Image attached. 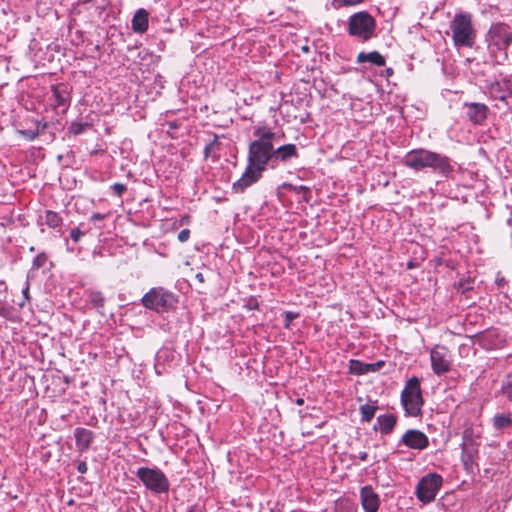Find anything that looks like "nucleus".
<instances>
[{"instance_id": "obj_1", "label": "nucleus", "mask_w": 512, "mask_h": 512, "mask_svg": "<svg viewBox=\"0 0 512 512\" xmlns=\"http://www.w3.org/2000/svg\"><path fill=\"white\" fill-rule=\"evenodd\" d=\"M254 140L248 145L247 166L242 176L233 183L235 193H243L248 187L257 183L268 168L276 169L299 157L295 144L289 143L274 147L276 133L267 125H257L253 129Z\"/></svg>"}, {"instance_id": "obj_2", "label": "nucleus", "mask_w": 512, "mask_h": 512, "mask_svg": "<svg viewBox=\"0 0 512 512\" xmlns=\"http://www.w3.org/2000/svg\"><path fill=\"white\" fill-rule=\"evenodd\" d=\"M403 164L415 171L431 168L444 177H449L454 171L448 156L422 148L407 152L403 158Z\"/></svg>"}, {"instance_id": "obj_3", "label": "nucleus", "mask_w": 512, "mask_h": 512, "mask_svg": "<svg viewBox=\"0 0 512 512\" xmlns=\"http://www.w3.org/2000/svg\"><path fill=\"white\" fill-rule=\"evenodd\" d=\"M485 41L490 55L498 64H503L508 59L507 49L512 44V28L503 22L493 23Z\"/></svg>"}, {"instance_id": "obj_4", "label": "nucleus", "mask_w": 512, "mask_h": 512, "mask_svg": "<svg viewBox=\"0 0 512 512\" xmlns=\"http://www.w3.org/2000/svg\"><path fill=\"white\" fill-rule=\"evenodd\" d=\"M451 38L456 48H473L476 43L477 31L473 26L472 14L458 12L450 21Z\"/></svg>"}, {"instance_id": "obj_5", "label": "nucleus", "mask_w": 512, "mask_h": 512, "mask_svg": "<svg viewBox=\"0 0 512 512\" xmlns=\"http://www.w3.org/2000/svg\"><path fill=\"white\" fill-rule=\"evenodd\" d=\"M376 30V20L367 11H360L348 18L347 31L349 36L361 42L369 41Z\"/></svg>"}, {"instance_id": "obj_6", "label": "nucleus", "mask_w": 512, "mask_h": 512, "mask_svg": "<svg viewBox=\"0 0 512 512\" xmlns=\"http://www.w3.org/2000/svg\"><path fill=\"white\" fill-rule=\"evenodd\" d=\"M141 303L149 310L165 313L175 308L177 297L163 287H153L143 295Z\"/></svg>"}, {"instance_id": "obj_7", "label": "nucleus", "mask_w": 512, "mask_h": 512, "mask_svg": "<svg viewBox=\"0 0 512 512\" xmlns=\"http://www.w3.org/2000/svg\"><path fill=\"white\" fill-rule=\"evenodd\" d=\"M401 404L406 416L417 417L421 415L424 400L422 398L420 381L416 376H413L406 382L401 392Z\"/></svg>"}, {"instance_id": "obj_8", "label": "nucleus", "mask_w": 512, "mask_h": 512, "mask_svg": "<svg viewBox=\"0 0 512 512\" xmlns=\"http://www.w3.org/2000/svg\"><path fill=\"white\" fill-rule=\"evenodd\" d=\"M136 476L146 489L155 494L167 493L170 489V482L167 476L157 467H139L136 471Z\"/></svg>"}, {"instance_id": "obj_9", "label": "nucleus", "mask_w": 512, "mask_h": 512, "mask_svg": "<svg viewBox=\"0 0 512 512\" xmlns=\"http://www.w3.org/2000/svg\"><path fill=\"white\" fill-rule=\"evenodd\" d=\"M442 482V477L437 473H429L423 476L416 486L415 494L418 500L422 503L434 501L442 486Z\"/></svg>"}, {"instance_id": "obj_10", "label": "nucleus", "mask_w": 512, "mask_h": 512, "mask_svg": "<svg viewBox=\"0 0 512 512\" xmlns=\"http://www.w3.org/2000/svg\"><path fill=\"white\" fill-rule=\"evenodd\" d=\"M431 368L434 374L440 376L451 370V355L447 347L435 345L430 350Z\"/></svg>"}, {"instance_id": "obj_11", "label": "nucleus", "mask_w": 512, "mask_h": 512, "mask_svg": "<svg viewBox=\"0 0 512 512\" xmlns=\"http://www.w3.org/2000/svg\"><path fill=\"white\" fill-rule=\"evenodd\" d=\"M398 446H405L409 449L422 451L428 448L429 438L424 432L418 429H409L400 438Z\"/></svg>"}, {"instance_id": "obj_12", "label": "nucleus", "mask_w": 512, "mask_h": 512, "mask_svg": "<svg viewBox=\"0 0 512 512\" xmlns=\"http://www.w3.org/2000/svg\"><path fill=\"white\" fill-rule=\"evenodd\" d=\"M51 91L55 108L65 112L71 102V87L65 83H58L51 86Z\"/></svg>"}, {"instance_id": "obj_13", "label": "nucleus", "mask_w": 512, "mask_h": 512, "mask_svg": "<svg viewBox=\"0 0 512 512\" xmlns=\"http://www.w3.org/2000/svg\"><path fill=\"white\" fill-rule=\"evenodd\" d=\"M464 108L466 109V117L475 125H482L488 116L489 108L483 103L465 102Z\"/></svg>"}, {"instance_id": "obj_14", "label": "nucleus", "mask_w": 512, "mask_h": 512, "mask_svg": "<svg viewBox=\"0 0 512 512\" xmlns=\"http://www.w3.org/2000/svg\"><path fill=\"white\" fill-rule=\"evenodd\" d=\"M461 461L466 470L472 468L478 449L473 439L468 436V431L463 433V442L461 443Z\"/></svg>"}, {"instance_id": "obj_15", "label": "nucleus", "mask_w": 512, "mask_h": 512, "mask_svg": "<svg viewBox=\"0 0 512 512\" xmlns=\"http://www.w3.org/2000/svg\"><path fill=\"white\" fill-rule=\"evenodd\" d=\"M176 363V353L170 348H161L155 359V369L157 374L165 373Z\"/></svg>"}, {"instance_id": "obj_16", "label": "nucleus", "mask_w": 512, "mask_h": 512, "mask_svg": "<svg viewBox=\"0 0 512 512\" xmlns=\"http://www.w3.org/2000/svg\"><path fill=\"white\" fill-rule=\"evenodd\" d=\"M361 504L365 512H377L380 506V498L372 486H363L360 490Z\"/></svg>"}, {"instance_id": "obj_17", "label": "nucleus", "mask_w": 512, "mask_h": 512, "mask_svg": "<svg viewBox=\"0 0 512 512\" xmlns=\"http://www.w3.org/2000/svg\"><path fill=\"white\" fill-rule=\"evenodd\" d=\"M37 225L40 227V231L44 232V226L51 229H59L63 224V218L58 212L52 210H45L43 214H39L36 220Z\"/></svg>"}, {"instance_id": "obj_18", "label": "nucleus", "mask_w": 512, "mask_h": 512, "mask_svg": "<svg viewBox=\"0 0 512 512\" xmlns=\"http://www.w3.org/2000/svg\"><path fill=\"white\" fill-rule=\"evenodd\" d=\"M74 437L77 450L80 453L87 451L94 440V433L86 428L77 427L74 430Z\"/></svg>"}, {"instance_id": "obj_19", "label": "nucleus", "mask_w": 512, "mask_h": 512, "mask_svg": "<svg viewBox=\"0 0 512 512\" xmlns=\"http://www.w3.org/2000/svg\"><path fill=\"white\" fill-rule=\"evenodd\" d=\"M397 423V417L393 414L379 415L373 427L375 431H379L383 435L392 433Z\"/></svg>"}, {"instance_id": "obj_20", "label": "nucleus", "mask_w": 512, "mask_h": 512, "mask_svg": "<svg viewBox=\"0 0 512 512\" xmlns=\"http://www.w3.org/2000/svg\"><path fill=\"white\" fill-rule=\"evenodd\" d=\"M148 17L149 13L144 8L138 9L132 18V30L139 34L145 33L148 29Z\"/></svg>"}, {"instance_id": "obj_21", "label": "nucleus", "mask_w": 512, "mask_h": 512, "mask_svg": "<svg viewBox=\"0 0 512 512\" xmlns=\"http://www.w3.org/2000/svg\"><path fill=\"white\" fill-rule=\"evenodd\" d=\"M357 63L362 64L365 62H369L374 66L382 67L385 66L386 60L383 55H381L378 51H371L366 53L364 51L360 52L357 55Z\"/></svg>"}, {"instance_id": "obj_22", "label": "nucleus", "mask_w": 512, "mask_h": 512, "mask_svg": "<svg viewBox=\"0 0 512 512\" xmlns=\"http://www.w3.org/2000/svg\"><path fill=\"white\" fill-rule=\"evenodd\" d=\"M350 372L356 375H362L368 372L376 371L374 364L363 363L360 360L352 359L350 360Z\"/></svg>"}, {"instance_id": "obj_23", "label": "nucleus", "mask_w": 512, "mask_h": 512, "mask_svg": "<svg viewBox=\"0 0 512 512\" xmlns=\"http://www.w3.org/2000/svg\"><path fill=\"white\" fill-rule=\"evenodd\" d=\"M87 301L93 308L97 309V311L102 310L105 305V297L103 293L98 290H87Z\"/></svg>"}, {"instance_id": "obj_24", "label": "nucleus", "mask_w": 512, "mask_h": 512, "mask_svg": "<svg viewBox=\"0 0 512 512\" xmlns=\"http://www.w3.org/2000/svg\"><path fill=\"white\" fill-rule=\"evenodd\" d=\"M492 424L494 429L503 430L512 425V418L510 413H497L493 416Z\"/></svg>"}, {"instance_id": "obj_25", "label": "nucleus", "mask_w": 512, "mask_h": 512, "mask_svg": "<svg viewBox=\"0 0 512 512\" xmlns=\"http://www.w3.org/2000/svg\"><path fill=\"white\" fill-rule=\"evenodd\" d=\"M501 393L509 402H512V370L502 380Z\"/></svg>"}, {"instance_id": "obj_26", "label": "nucleus", "mask_w": 512, "mask_h": 512, "mask_svg": "<svg viewBox=\"0 0 512 512\" xmlns=\"http://www.w3.org/2000/svg\"><path fill=\"white\" fill-rule=\"evenodd\" d=\"M359 411L361 414V421L370 422L375 416L377 407L369 404H364L360 406Z\"/></svg>"}, {"instance_id": "obj_27", "label": "nucleus", "mask_w": 512, "mask_h": 512, "mask_svg": "<svg viewBox=\"0 0 512 512\" xmlns=\"http://www.w3.org/2000/svg\"><path fill=\"white\" fill-rule=\"evenodd\" d=\"M286 186L289 188V190L293 191L294 193L302 194V198L305 202L308 203L310 201L311 194H310V189L307 186H304V185L295 186L292 184H287Z\"/></svg>"}, {"instance_id": "obj_28", "label": "nucleus", "mask_w": 512, "mask_h": 512, "mask_svg": "<svg viewBox=\"0 0 512 512\" xmlns=\"http://www.w3.org/2000/svg\"><path fill=\"white\" fill-rule=\"evenodd\" d=\"M365 0H332V7L336 10L348 6H356L363 3Z\"/></svg>"}, {"instance_id": "obj_29", "label": "nucleus", "mask_w": 512, "mask_h": 512, "mask_svg": "<svg viewBox=\"0 0 512 512\" xmlns=\"http://www.w3.org/2000/svg\"><path fill=\"white\" fill-rule=\"evenodd\" d=\"M48 261V256L45 252L39 253L32 261L31 270H38L45 266Z\"/></svg>"}, {"instance_id": "obj_30", "label": "nucleus", "mask_w": 512, "mask_h": 512, "mask_svg": "<svg viewBox=\"0 0 512 512\" xmlns=\"http://www.w3.org/2000/svg\"><path fill=\"white\" fill-rule=\"evenodd\" d=\"M89 127L88 123H82V122H73L70 125V132L74 135H80L86 131V129Z\"/></svg>"}, {"instance_id": "obj_31", "label": "nucleus", "mask_w": 512, "mask_h": 512, "mask_svg": "<svg viewBox=\"0 0 512 512\" xmlns=\"http://www.w3.org/2000/svg\"><path fill=\"white\" fill-rule=\"evenodd\" d=\"M473 289V286H472V281L470 280V278H466V279H461L459 282H458V285H457V290L461 293H466L467 291H470Z\"/></svg>"}, {"instance_id": "obj_32", "label": "nucleus", "mask_w": 512, "mask_h": 512, "mask_svg": "<svg viewBox=\"0 0 512 512\" xmlns=\"http://www.w3.org/2000/svg\"><path fill=\"white\" fill-rule=\"evenodd\" d=\"M503 83L507 84L508 93L499 96V100L508 104L509 100H512V81L510 79L505 78L503 80Z\"/></svg>"}, {"instance_id": "obj_33", "label": "nucleus", "mask_w": 512, "mask_h": 512, "mask_svg": "<svg viewBox=\"0 0 512 512\" xmlns=\"http://www.w3.org/2000/svg\"><path fill=\"white\" fill-rule=\"evenodd\" d=\"M298 317L297 313H294L292 311H286L284 313V327L289 328L291 322Z\"/></svg>"}, {"instance_id": "obj_34", "label": "nucleus", "mask_w": 512, "mask_h": 512, "mask_svg": "<svg viewBox=\"0 0 512 512\" xmlns=\"http://www.w3.org/2000/svg\"><path fill=\"white\" fill-rule=\"evenodd\" d=\"M112 191L119 197L123 195V193L127 190V186L122 183H114L111 186Z\"/></svg>"}, {"instance_id": "obj_35", "label": "nucleus", "mask_w": 512, "mask_h": 512, "mask_svg": "<svg viewBox=\"0 0 512 512\" xmlns=\"http://www.w3.org/2000/svg\"><path fill=\"white\" fill-rule=\"evenodd\" d=\"M84 235L85 233L82 232L79 228H74L70 231V237L75 243L79 242L81 237Z\"/></svg>"}, {"instance_id": "obj_36", "label": "nucleus", "mask_w": 512, "mask_h": 512, "mask_svg": "<svg viewBox=\"0 0 512 512\" xmlns=\"http://www.w3.org/2000/svg\"><path fill=\"white\" fill-rule=\"evenodd\" d=\"M219 146V142H218V139H217V136H215V138L213 139V141H211L209 144H207L204 148V154L205 156L207 157L209 155V153L215 149L216 147Z\"/></svg>"}, {"instance_id": "obj_37", "label": "nucleus", "mask_w": 512, "mask_h": 512, "mask_svg": "<svg viewBox=\"0 0 512 512\" xmlns=\"http://www.w3.org/2000/svg\"><path fill=\"white\" fill-rule=\"evenodd\" d=\"M178 240L182 243L186 242L190 238V230L189 229H183L178 233L177 236Z\"/></svg>"}, {"instance_id": "obj_38", "label": "nucleus", "mask_w": 512, "mask_h": 512, "mask_svg": "<svg viewBox=\"0 0 512 512\" xmlns=\"http://www.w3.org/2000/svg\"><path fill=\"white\" fill-rule=\"evenodd\" d=\"M246 308L248 310H258L259 309V302L255 298H250L249 301L246 304Z\"/></svg>"}, {"instance_id": "obj_39", "label": "nucleus", "mask_w": 512, "mask_h": 512, "mask_svg": "<svg viewBox=\"0 0 512 512\" xmlns=\"http://www.w3.org/2000/svg\"><path fill=\"white\" fill-rule=\"evenodd\" d=\"M186 512H206L204 506H201L199 504H194L188 507Z\"/></svg>"}, {"instance_id": "obj_40", "label": "nucleus", "mask_w": 512, "mask_h": 512, "mask_svg": "<svg viewBox=\"0 0 512 512\" xmlns=\"http://www.w3.org/2000/svg\"><path fill=\"white\" fill-rule=\"evenodd\" d=\"M21 133L28 139V140H34L38 133L37 132H34L32 130H24V131H21Z\"/></svg>"}, {"instance_id": "obj_41", "label": "nucleus", "mask_w": 512, "mask_h": 512, "mask_svg": "<svg viewBox=\"0 0 512 512\" xmlns=\"http://www.w3.org/2000/svg\"><path fill=\"white\" fill-rule=\"evenodd\" d=\"M88 470L87 463L85 461H81L77 465V471L81 474H85Z\"/></svg>"}, {"instance_id": "obj_42", "label": "nucleus", "mask_w": 512, "mask_h": 512, "mask_svg": "<svg viewBox=\"0 0 512 512\" xmlns=\"http://www.w3.org/2000/svg\"><path fill=\"white\" fill-rule=\"evenodd\" d=\"M105 218V215L104 214H101V213H93L92 216H91V221H101Z\"/></svg>"}, {"instance_id": "obj_43", "label": "nucleus", "mask_w": 512, "mask_h": 512, "mask_svg": "<svg viewBox=\"0 0 512 512\" xmlns=\"http://www.w3.org/2000/svg\"><path fill=\"white\" fill-rule=\"evenodd\" d=\"M22 294L26 300H29V284L26 283V286L22 290Z\"/></svg>"}, {"instance_id": "obj_44", "label": "nucleus", "mask_w": 512, "mask_h": 512, "mask_svg": "<svg viewBox=\"0 0 512 512\" xmlns=\"http://www.w3.org/2000/svg\"><path fill=\"white\" fill-rule=\"evenodd\" d=\"M195 278L197 279V281L201 284H203L205 282V277L203 275V273L201 272H198L196 275H195Z\"/></svg>"}, {"instance_id": "obj_45", "label": "nucleus", "mask_w": 512, "mask_h": 512, "mask_svg": "<svg viewBox=\"0 0 512 512\" xmlns=\"http://www.w3.org/2000/svg\"><path fill=\"white\" fill-rule=\"evenodd\" d=\"M495 282H496V284H497L498 286L502 287V286L506 283V280H505V278H504V277H502V276H501V277H500V276H498V277L496 278Z\"/></svg>"}, {"instance_id": "obj_46", "label": "nucleus", "mask_w": 512, "mask_h": 512, "mask_svg": "<svg viewBox=\"0 0 512 512\" xmlns=\"http://www.w3.org/2000/svg\"><path fill=\"white\" fill-rule=\"evenodd\" d=\"M358 457L361 461H366L368 458V454L365 451H361L359 452Z\"/></svg>"}, {"instance_id": "obj_47", "label": "nucleus", "mask_w": 512, "mask_h": 512, "mask_svg": "<svg viewBox=\"0 0 512 512\" xmlns=\"http://www.w3.org/2000/svg\"><path fill=\"white\" fill-rule=\"evenodd\" d=\"M295 403L299 406L303 405L304 404V399L303 398H297L295 400Z\"/></svg>"}, {"instance_id": "obj_48", "label": "nucleus", "mask_w": 512, "mask_h": 512, "mask_svg": "<svg viewBox=\"0 0 512 512\" xmlns=\"http://www.w3.org/2000/svg\"><path fill=\"white\" fill-rule=\"evenodd\" d=\"M494 83H495V84H494V85H492V90H494L495 88H500V85H499V83H500V82H499V81H496V82H494Z\"/></svg>"}, {"instance_id": "obj_49", "label": "nucleus", "mask_w": 512, "mask_h": 512, "mask_svg": "<svg viewBox=\"0 0 512 512\" xmlns=\"http://www.w3.org/2000/svg\"><path fill=\"white\" fill-rule=\"evenodd\" d=\"M392 73H393L392 69H391V68H388V69H387V74H392Z\"/></svg>"}, {"instance_id": "obj_50", "label": "nucleus", "mask_w": 512, "mask_h": 512, "mask_svg": "<svg viewBox=\"0 0 512 512\" xmlns=\"http://www.w3.org/2000/svg\"><path fill=\"white\" fill-rule=\"evenodd\" d=\"M29 251H30V252H34V251H35V247H34V246H31V247L29 248Z\"/></svg>"}, {"instance_id": "obj_51", "label": "nucleus", "mask_w": 512, "mask_h": 512, "mask_svg": "<svg viewBox=\"0 0 512 512\" xmlns=\"http://www.w3.org/2000/svg\"><path fill=\"white\" fill-rule=\"evenodd\" d=\"M376 366V364H374ZM382 365V362L377 363V367H380Z\"/></svg>"}]
</instances>
